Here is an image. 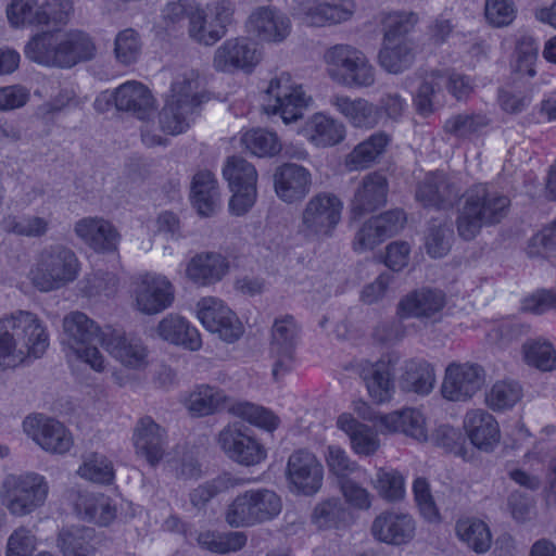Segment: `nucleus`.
<instances>
[{
  "instance_id": "obj_7",
  "label": "nucleus",
  "mask_w": 556,
  "mask_h": 556,
  "mask_svg": "<svg viewBox=\"0 0 556 556\" xmlns=\"http://www.w3.org/2000/svg\"><path fill=\"white\" fill-rule=\"evenodd\" d=\"M65 343L75 357L89 365L96 371H103L105 361L98 349L108 332L81 312H72L63 319Z\"/></svg>"
},
{
  "instance_id": "obj_17",
  "label": "nucleus",
  "mask_w": 556,
  "mask_h": 556,
  "mask_svg": "<svg viewBox=\"0 0 556 556\" xmlns=\"http://www.w3.org/2000/svg\"><path fill=\"white\" fill-rule=\"evenodd\" d=\"M174 286L162 275L144 274L134 288L136 307L143 314L154 315L169 307L175 298Z\"/></svg>"
},
{
  "instance_id": "obj_11",
  "label": "nucleus",
  "mask_w": 556,
  "mask_h": 556,
  "mask_svg": "<svg viewBox=\"0 0 556 556\" xmlns=\"http://www.w3.org/2000/svg\"><path fill=\"white\" fill-rule=\"evenodd\" d=\"M223 176L232 192L229 202L231 212L243 215L253 206L257 195L255 166L241 156H229L223 167Z\"/></svg>"
},
{
  "instance_id": "obj_9",
  "label": "nucleus",
  "mask_w": 556,
  "mask_h": 556,
  "mask_svg": "<svg viewBox=\"0 0 556 556\" xmlns=\"http://www.w3.org/2000/svg\"><path fill=\"white\" fill-rule=\"evenodd\" d=\"M235 4L231 0H216L197 10L191 18L189 36L198 43L213 46L227 34L233 23Z\"/></svg>"
},
{
  "instance_id": "obj_24",
  "label": "nucleus",
  "mask_w": 556,
  "mask_h": 556,
  "mask_svg": "<svg viewBox=\"0 0 556 556\" xmlns=\"http://www.w3.org/2000/svg\"><path fill=\"white\" fill-rule=\"evenodd\" d=\"M389 179L383 170H374L362 177L351 201L354 217L372 213L387 204Z\"/></svg>"
},
{
  "instance_id": "obj_2",
  "label": "nucleus",
  "mask_w": 556,
  "mask_h": 556,
  "mask_svg": "<svg viewBox=\"0 0 556 556\" xmlns=\"http://www.w3.org/2000/svg\"><path fill=\"white\" fill-rule=\"evenodd\" d=\"M24 52L38 64L70 68L94 58L97 47L93 39L81 30L66 34L45 31L34 36Z\"/></svg>"
},
{
  "instance_id": "obj_12",
  "label": "nucleus",
  "mask_w": 556,
  "mask_h": 556,
  "mask_svg": "<svg viewBox=\"0 0 556 556\" xmlns=\"http://www.w3.org/2000/svg\"><path fill=\"white\" fill-rule=\"evenodd\" d=\"M266 93L268 96V102L265 105L266 112L279 114L285 124L302 118V111L311 101L302 86L294 84L288 73H281L274 77Z\"/></svg>"
},
{
  "instance_id": "obj_15",
  "label": "nucleus",
  "mask_w": 556,
  "mask_h": 556,
  "mask_svg": "<svg viewBox=\"0 0 556 556\" xmlns=\"http://www.w3.org/2000/svg\"><path fill=\"white\" fill-rule=\"evenodd\" d=\"M460 180L443 170L429 172L416 188V200L426 207L452 208L463 197Z\"/></svg>"
},
{
  "instance_id": "obj_29",
  "label": "nucleus",
  "mask_w": 556,
  "mask_h": 556,
  "mask_svg": "<svg viewBox=\"0 0 556 556\" xmlns=\"http://www.w3.org/2000/svg\"><path fill=\"white\" fill-rule=\"evenodd\" d=\"M415 528V521L410 515L386 510L374 519L370 531L379 542L402 545L413 540Z\"/></svg>"
},
{
  "instance_id": "obj_43",
  "label": "nucleus",
  "mask_w": 556,
  "mask_h": 556,
  "mask_svg": "<svg viewBox=\"0 0 556 556\" xmlns=\"http://www.w3.org/2000/svg\"><path fill=\"white\" fill-rule=\"evenodd\" d=\"M191 199L193 206L201 216H211L218 206V193L216 180L208 170H202L194 175L191 186Z\"/></svg>"
},
{
  "instance_id": "obj_64",
  "label": "nucleus",
  "mask_w": 556,
  "mask_h": 556,
  "mask_svg": "<svg viewBox=\"0 0 556 556\" xmlns=\"http://www.w3.org/2000/svg\"><path fill=\"white\" fill-rule=\"evenodd\" d=\"M376 74L374 66L369 63L366 55L362 52L356 59L353 66L346 73L344 81L341 86L367 88L375 84Z\"/></svg>"
},
{
  "instance_id": "obj_52",
  "label": "nucleus",
  "mask_w": 556,
  "mask_h": 556,
  "mask_svg": "<svg viewBox=\"0 0 556 556\" xmlns=\"http://www.w3.org/2000/svg\"><path fill=\"white\" fill-rule=\"evenodd\" d=\"M77 475L92 483L112 484L115 479L113 463L99 453H90L83 459L77 470Z\"/></svg>"
},
{
  "instance_id": "obj_28",
  "label": "nucleus",
  "mask_w": 556,
  "mask_h": 556,
  "mask_svg": "<svg viewBox=\"0 0 556 556\" xmlns=\"http://www.w3.org/2000/svg\"><path fill=\"white\" fill-rule=\"evenodd\" d=\"M312 184L311 172L295 163H285L274 174L275 192L288 204L302 201L309 193Z\"/></svg>"
},
{
  "instance_id": "obj_59",
  "label": "nucleus",
  "mask_w": 556,
  "mask_h": 556,
  "mask_svg": "<svg viewBox=\"0 0 556 556\" xmlns=\"http://www.w3.org/2000/svg\"><path fill=\"white\" fill-rule=\"evenodd\" d=\"M199 544L214 553L225 554L236 552L245 545L247 536L241 532H230L227 534H215L211 532L199 535Z\"/></svg>"
},
{
  "instance_id": "obj_23",
  "label": "nucleus",
  "mask_w": 556,
  "mask_h": 556,
  "mask_svg": "<svg viewBox=\"0 0 556 556\" xmlns=\"http://www.w3.org/2000/svg\"><path fill=\"white\" fill-rule=\"evenodd\" d=\"M132 444L137 456L151 467L157 466L166 455L167 431L150 416L141 417L132 432Z\"/></svg>"
},
{
  "instance_id": "obj_54",
  "label": "nucleus",
  "mask_w": 556,
  "mask_h": 556,
  "mask_svg": "<svg viewBox=\"0 0 556 556\" xmlns=\"http://www.w3.org/2000/svg\"><path fill=\"white\" fill-rule=\"evenodd\" d=\"M525 361L542 371H552L556 368V350L554 345L543 338L529 339L522 345Z\"/></svg>"
},
{
  "instance_id": "obj_14",
  "label": "nucleus",
  "mask_w": 556,
  "mask_h": 556,
  "mask_svg": "<svg viewBox=\"0 0 556 556\" xmlns=\"http://www.w3.org/2000/svg\"><path fill=\"white\" fill-rule=\"evenodd\" d=\"M291 9L303 23L324 27L349 21L355 4L353 0H293Z\"/></svg>"
},
{
  "instance_id": "obj_16",
  "label": "nucleus",
  "mask_w": 556,
  "mask_h": 556,
  "mask_svg": "<svg viewBox=\"0 0 556 556\" xmlns=\"http://www.w3.org/2000/svg\"><path fill=\"white\" fill-rule=\"evenodd\" d=\"M197 308L198 318L210 332L217 333L226 342H235L241 337V321L222 300L214 296L202 298Z\"/></svg>"
},
{
  "instance_id": "obj_50",
  "label": "nucleus",
  "mask_w": 556,
  "mask_h": 556,
  "mask_svg": "<svg viewBox=\"0 0 556 556\" xmlns=\"http://www.w3.org/2000/svg\"><path fill=\"white\" fill-rule=\"evenodd\" d=\"M52 217L46 215L26 214L23 216H8L4 219V229L17 236L27 238H41L51 229Z\"/></svg>"
},
{
  "instance_id": "obj_34",
  "label": "nucleus",
  "mask_w": 556,
  "mask_h": 556,
  "mask_svg": "<svg viewBox=\"0 0 556 556\" xmlns=\"http://www.w3.org/2000/svg\"><path fill=\"white\" fill-rule=\"evenodd\" d=\"M75 509L83 520L101 527L110 526L117 517V505L103 493H79Z\"/></svg>"
},
{
  "instance_id": "obj_6",
  "label": "nucleus",
  "mask_w": 556,
  "mask_h": 556,
  "mask_svg": "<svg viewBox=\"0 0 556 556\" xmlns=\"http://www.w3.org/2000/svg\"><path fill=\"white\" fill-rule=\"evenodd\" d=\"M281 509V498L275 491L252 489L233 498L226 509L225 520L232 528L253 527L273 520Z\"/></svg>"
},
{
  "instance_id": "obj_51",
  "label": "nucleus",
  "mask_w": 556,
  "mask_h": 556,
  "mask_svg": "<svg viewBox=\"0 0 556 556\" xmlns=\"http://www.w3.org/2000/svg\"><path fill=\"white\" fill-rule=\"evenodd\" d=\"M241 143L253 155L273 157L281 152L282 144L276 132L265 128H252L241 136Z\"/></svg>"
},
{
  "instance_id": "obj_63",
  "label": "nucleus",
  "mask_w": 556,
  "mask_h": 556,
  "mask_svg": "<svg viewBox=\"0 0 556 556\" xmlns=\"http://www.w3.org/2000/svg\"><path fill=\"white\" fill-rule=\"evenodd\" d=\"M36 547L34 532L26 526H20L8 538L5 556H31Z\"/></svg>"
},
{
  "instance_id": "obj_20",
  "label": "nucleus",
  "mask_w": 556,
  "mask_h": 556,
  "mask_svg": "<svg viewBox=\"0 0 556 556\" xmlns=\"http://www.w3.org/2000/svg\"><path fill=\"white\" fill-rule=\"evenodd\" d=\"M25 432L46 452L65 454L73 446V437L65 426L43 415L28 416L23 422Z\"/></svg>"
},
{
  "instance_id": "obj_22",
  "label": "nucleus",
  "mask_w": 556,
  "mask_h": 556,
  "mask_svg": "<svg viewBox=\"0 0 556 556\" xmlns=\"http://www.w3.org/2000/svg\"><path fill=\"white\" fill-rule=\"evenodd\" d=\"M287 478L296 492L313 495L323 484V465L312 452L304 448L296 450L289 456Z\"/></svg>"
},
{
  "instance_id": "obj_32",
  "label": "nucleus",
  "mask_w": 556,
  "mask_h": 556,
  "mask_svg": "<svg viewBox=\"0 0 556 556\" xmlns=\"http://www.w3.org/2000/svg\"><path fill=\"white\" fill-rule=\"evenodd\" d=\"M378 425L388 432H401L418 442L428 440L426 418L416 408L406 407L382 415L378 419Z\"/></svg>"
},
{
  "instance_id": "obj_46",
  "label": "nucleus",
  "mask_w": 556,
  "mask_h": 556,
  "mask_svg": "<svg viewBox=\"0 0 556 556\" xmlns=\"http://www.w3.org/2000/svg\"><path fill=\"white\" fill-rule=\"evenodd\" d=\"M228 396L215 387L200 386L189 396L188 409L195 416H207L224 409L227 406Z\"/></svg>"
},
{
  "instance_id": "obj_39",
  "label": "nucleus",
  "mask_w": 556,
  "mask_h": 556,
  "mask_svg": "<svg viewBox=\"0 0 556 556\" xmlns=\"http://www.w3.org/2000/svg\"><path fill=\"white\" fill-rule=\"evenodd\" d=\"M96 532L87 527L62 528L56 545L63 556H96Z\"/></svg>"
},
{
  "instance_id": "obj_58",
  "label": "nucleus",
  "mask_w": 556,
  "mask_h": 556,
  "mask_svg": "<svg viewBox=\"0 0 556 556\" xmlns=\"http://www.w3.org/2000/svg\"><path fill=\"white\" fill-rule=\"evenodd\" d=\"M231 410L238 417L267 431L275 430L279 425V418L273 412L249 402L238 403Z\"/></svg>"
},
{
  "instance_id": "obj_57",
  "label": "nucleus",
  "mask_w": 556,
  "mask_h": 556,
  "mask_svg": "<svg viewBox=\"0 0 556 556\" xmlns=\"http://www.w3.org/2000/svg\"><path fill=\"white\" fill-rule=\"evenodd\" d=\"M142 42L139 34L127 28L121 30L114 41V54L118 63L131 65L138 61L141 55Z\"/></svg>"
},
{
  "instance_id": "obj_49",
  "label": "nucleus",
  "mask_w": 556,
  "mask_h": 556,
  "mask_svg": "<svg viewBox=\"0 0 556 556\" xmlns=\"http://www.w3.org/2000/svg\"><path fill=\"white\" fill-rule=\"evenodd\" d=\"M489 125L490 118L485 114L459 113L445 121L443 130L457 139H470L480 135Z\"/></svg>"
},
{
  "instance_id": "obj_47",
  "label": "nucleus",
  "mask_w": 556,
  "mask_h": 556,
  "mask_svg": "<svg viewBox=\"0 0 556 556\" xmlns=\"http://www.w3.org/2000/svg\"><path fill=\"white\" fill-rule=\"evenodd\" d=\"M362 51L349 45H336L325 53L326 71L329 77L342 85L346 73L353 66Z\"/></svg>"
},
{
  "instance_id": "obj_40",
  "label": "nucleus",
  "mask_w": 556,
  "mask_h": 556,
  "mask_svg": "<svg viewBox=\"0 0 556 556\" xmlns=\"http://www.w3.org/2000/svg\"><path fill=\"white\" fill-rule=\"evenodd\" d=\"M435 382L433 367L425 359L405 362L404 371L400 378V388L405 392L419 395L429 394Z\"/></svg>"
},
{
  "instance_id": "obj_48",
  "label": "nucleus",
  "mask_w": 556,
  "mask_h": 556,
  "mask_svg": "<svg viewBox=\"0 0 556 556\" xmlns=\"http://www.w3.org/2000/svg\"><path fill=\"white\" fill-rule=\"evenodd\" d=\"M249 482L250 479L236 477L230 473H223L194 489L190 493L191 504L197 508H201L216 495L231 489L243 486Z\"/></svg>"
},
{
  "instance_id": "obj_42",
  "label": "nucleus",
  "mask_w": 556,
  "mask_h": 556,
  "mask_svg": "<svg viewBox=\"0 0 556 556\" xmlns=\"http://www.w3.org/2000/svg\"><path fill=\"white\" fill-rule=\"evenodd\" d=\"M455 531L457 538L477 554H483L491 547L492 534L490 528L478 518L466 517L459 519L456 522Z\"/></svg>"
},
{
  "instance_id": "obj_1",
  "label": "nucleus",
  "mask_w": 556,
  "mask_h": 556,
  "mask_svg": "<svg viewBox=\"0 0 556 556\" xmlns=\"http://www.w3.org/2000/svg\"><path fill=\"white\" fill-rule=\"evenodd\" d=\"M48 346V331L36 314L20 309L0 319V371L17 367L27 356L40 357Z\"/></svg>"
},
{
  "instance_id": "obj_18",
  "label": "nucleus",
  "mask_w": 556,
  "mask_h": 556,
  "mask_svg": "<svg viewBox=\"0 0 556 556\" xmlns=\"http://www.w3.org/2000/svg\"><path fill=\"white\" fill-rule=\"evenodd\" d=\"M247 29L261 42L279 45L290 36L292 23L290 17L278 8L263 5L250 14Z\"/></svg>"
},
{
  "instance_id": "obj_38",
  "label": "nucleus",
  "mask_w": 556,
  "mask_h": 556,
  "mask_svg": "<svg viewBox=\"0 0 556 556\" xmlns=\"http://www.w3.org/2000/svg\"><path fill=\"white\" fill-rule=\"evenodd\" d=\"M391 142V137L384 131H377L366 140L359 142L345 156V166L349 170H358L369 167L384 152Z\"/></svg>"
},
{
  "instance_id": "obj_36",
  "label": "nucleus",
  "mask_w": 556,
  "mask_h": 556,
  "mask_svg": "<svg viewBox=\"0 0 556 556\" xmlns=\"http://www.w3.org/2000/svg\"><path fill=\"white\" fill-rule=\"evenodd\" d=\"M464 427L471 443L480 450H492L500 440L497 421L483 409L468 412L465 416Z\"/></svg>"
},
{
  "instance_id": "obj_4",
  "label": "nucleus",
  "mask_w": 556,
  "mask_h": 556,
  "mask_svg": "<svg viewBox=\"0 0 556 556\" xmlns=\"http://www.w3.org/2000/svg\"><path fill=\"white\" fill-rule=\"evenodd\" d=\"M79 271L80 263L75 252L62 244H54L37 255L28 278L38 291L51 292L75 281Z\"/></svg>"
},
{
  "instance_id": "obj_45",
  "label": "nucleus",
  "mask_w": 556,
  "mask_h": 556,
  "mask_svg": "<svg viewBox=\"0 0 556 556\" xmlns=\"http://www.w3.org/2000/svg\"><path fill=\"white\" fill-rule=\"evenodd\" d=\"M312 521L319 529H340L351 523L352 514L341 500L329 498L315 506Z\"/></svg>"
},
{
  "instance_id": "obj_61",
  "label": "nucleus",
  "mask_w": 556,
  "mask_h": 556,
  "mask_svg": "<svg viewBox=\"0 0 556 556\" xmlns=\"http://www.w3.org/2000/svg\"><path fill=\"white\" fill-rule=\"evenodd\" d=\"M517 8L514 0H485L484 17L493 27H506L516 18Z\"/></svg>"
},
{
  "instance_id": "obj_55",
  "label": "nucleus",
  "mask_w": 556,
  "mask_h": 556,
  "mask_svg": "<svg viewBox=\"0 0 556 556\" xmlns=\"http://www.w3.org/2000/svg\"><path fill=\"white\" fill-rule=\"evenodd\" d=\"M417 16L412 12H391L382 17L383 41L407 40L405 36L414 28Z\"/></svg>"
},
{
  "instance_id": "obj_60",
  "label": "nucleus",
  "mask_w": 556,
  "mask_h": 556,
  "mask_svg": "<svg viewBox=\"0 0 556 556\" xmlns=\"http://www.w3.org/2000/svg\"><path fill=\"white\" fill-rule=\"evenodd\" d=\"M521 397V388L513 381H497L486 394V403L494 410L513 407Z\"/></svg>"
},
{
  "instance_id": "obj_3",
  "label": "nucleus",
  "mask_w": 556,
  "mask_h": 556,
  "mask_svg": "<svg viewBox=\"0 0 556 556\" xmlns=\"http://www.w3.org/2000/svg\"><path fill=\"white\" fill-rule=\"evenodd\" d=\"M463 206L458 210L456 228L458 236L470 241L484 226H493L506 217L510 200L486 184H476L464 193Z\"/></svg>"
},
{
  "instance_id": "obj_8",
  "label": "nucleus",
  "mask_w": 556,
  "mask_h": 556,
  "mask_svg": "<svg viewBox=\"0 0 556 556\" xmlns=\"http://www.w3.org/2000/svg\"><path fill=\"white\" fill-rule=\"evenodd\" d=\"M199 84L193 72L177 77L170 88L159 119L161 129L169 135H179L189 128V116L199 105Z\"/></svg>"
},
{
  "instance_id": "obj_27",
  "label": "nucleus",
  "mask_w": 556,
  "mask_h": 556,
  "mask_svg": "<svg viewBox=\"0 0 556 556\" xmlns=\"http://www.w3.org/2000/svg\"><path fill=\"white\" fill-rule=\"evenodd\" d=\"M230 270V262L219 252L194 254L186 264V278L198 287H210L222 281Z\"/></svg>"
},
{
  "instance_id": "obj_53",
  "label": "nucleus",
  "mask_w": 556,
  "mask_h": 556,
  "mask_svg": "<svg viewBox=\"0 0 556 556\" xmlns=\"http://www.w3.org/2000/svg\"><path fill=\"white\" fill-rule=\"evenodd\" d=\"M300 340V327L291 315L277 318L271 329V352H294Z\"/></svg>"
},
{
  "instance_id": "obj_5",
  "label": "nucleus",
  "mask_w": 556,
  "mask_h": 556,
  "mask_svg": "<svg viewBox=\"0 0 556 556\" xmlns=\"http://www.w3.org/2000/svg\"><path fill=\"white\" fill-rule=\"evenodd\" d=\"M49 490L47 479L38 472L9 473L0 485V502L11 516L26 517L45 506Z\"/></svg>"
},
{
  "instance_id": "obj_21",
  "label": "nucleus",
  "mask_w": 556,
  "mask_h": 556,
  "mask_svg": "<svg viewBox=\"0 0 556 556\" xmlns=\"http://www.w3.org/2000/svg\"><path fill=\"white\" fill-rule=\"evenodd\" d=\"M217 443L231 460L240 465L254 466L266 458L264 446L238 425L225 427L218 434Z\"/></svg>"
},
{
  "instance_id": "obj_31",
  "label": "nucleus",
  "mask_w": 556,
  "mask_h": 556,
  "mask_svg": "<svg viewBox=\"0 0 556 556\" xmlns=\"http://www.w3.org/2000/svg\"><path fill=\"white\" fill-rule=\"evenodd\" d=\"M74 232L96 252L116 251L119 235L115 227L102 217H84L74 226Z\"/></svg>"
},
{
  "instance_id": "obj_26",
  "label": "nucleus",
  "mask_w": 556,
  "mask_h": 556,
  "mask_svg": "<svg viewBox=\"0 0 556 556\" xmlns=\"http://www.w3.org/2000/svg\"><path fill=\"white\" fill-rule=\"evenodd\" d=\"M483 383V369L473 364H451L445 370L442 395L450 401L470 399Z\"/></svg>"
},
{
  "instance_id": "obj_33",
  "label": "nucleus",
  "mask_w": 556,
  "mask_h": 556,
  "mask_svg": "<svg viewBox=\"0 0 556 556\" xmlns=\"http://www.w3.org/2000/svg\"><path fill=\"white\" fill-rule=\"evenodd\" d=\"M113 98L117 110L131 112L140 119L148 117L155 110V100L151 91L139 81L121 85Z\"/></svg>"
},
{
  "instance_id": "obj_56",
  "label": "nucleus",
  "mask_w": 556,
  "mask_h": 556,
  "mask_svg": "<svg viewBox=\"0 0 556 556\" xmlns=\"http://www.w3.org/2000/svg\"><path fill=\"white\" fill-rule=\"evenodd\" d=\"M8 17L15 26H40L47 18L37 0H12L8 9Z\"/></svg>"
},
{
  "instance_id": "obj_37",
  "label": "nucleus",
  "mask_w": 556,
  "mask_h": 556,
  "mask_svg": "<svg viewBox=\"0 0 556 556\" xmlns=\"http://www.w3.org/2000/svg\"><path fill=\"white\" fill-rule=\"evenodd\" d=\"M157 333L163 340L190 351H198L202 346L198 329L177 315L163 318L157 325Z\"/></svg>"
},
{
  "instance_id": "obj_10",
  "label": "nucleus",
  "mask_w": 556,
  "mask_h": 556,
  "mask_svg": "<svg viewBox=\"0 0 556 556\" xmlns=\"http://www.w3.org/2000/svg\"><path fill=\"white\" fill-rule=\"evenodd\" d=\"M343 203L330 192L313 195L302 212L300 232L305 237H329L341 220Z\"/></svg>"
},
{
  "instance_id": "obj_41",
  "label": "nucleus",
  "mask_w": 556,
  "mask_h": 556,
  "mask_svg": "<svg viewBox=\"0 0 556 556\" xmlns=\"http://www.w3.org/2000/svg\"><path fill=\"white\" fill-rule=\"evenodd\" d=\"M307 139L316 147H332L345 138V127L342 123L325 114L313 115L306 124Z\"/></svg>"
},
{
  "instance_id": "obj_13",
  "label": "nucleus",
  "mask_w": 556,
  "mask_h": 556,
  "mask_svg": "<svg viewBox=\"0 0 556 556\" xmlns=\"http://www.w3.org/2000/svg\"><path fill=\"white\" fill-rule=\"evenodd\" d=\"M261 60L262 52L257 42L250 37L240 36L225 40L215 50L212 65L222 73H251Z\"/></svg>"
},
{
  "instance_id": "obj_30",
  "label": "nucleus",
  "mask_w": 556,
  "mask_h": 556,
  "mask_svg": "<svg viewBox=\"0 0 556 556\" xmlns=\"http://www.w3.org/2000/svg\"><path fill=\"white\" fill-rule=\"evenodd\" d=\"M102 346L127 368L142 369L148 365V350L138 338L118 330H110L102 340Z\"/></svg>"
},
{
  "instance_id": "obj_19",
  "label": "nucleus",
  "mask_w": 556,
  "mask_h": 556,
  "mask_svg": "<svg viewBox=\"0 0 556 556\" xmlns=\"http://www.w3.org/2000/svg\"><path fill=\"white\" fill-rule=\"evenodd\" d=\"M446 305L443 290L422 287L404 295L397 303L396 314L401 319L417 318L419 320H440Z\"/></svg>"
},
{
  "instance_id": "obj_35",
  "label": "nucleus",
  "mask_w": 556,
  "mask_h": 556,
  "mask_svg": "<svg viewBox=\"0 0 556 556\" xmlns=\"http://www.w3.org/2000/svg\"><path fill=\"white\" fill-rule=\"evenodd\" d=\"M329 103L355 127L374 128L380 121L379 108L363 98L353 100L348 96L334 94Z\"/></svg>"
},
{
  "instance_id": "obj_25",
  "label": "nucleus",
  "mask_w": 556,
  "mask_h": 556,
  "mask_svg": "<svg viewBox=\"0 0 556 556\" xmlns=\"http://www.w3.org/2000/svg\"><path fill=\"white\" fill-rule=\"evenodd\" d=\"M399 358L391 354L383 355L375 363L365 361L359 365V375L368 394L378 404L389 402L395 391L393 372Z\"/></svg>"
},
{
  "instance_id": "obj_44",
  "label": "nucleus",
  "mask_w": 556,
  "mask_h": 556,
  "mask_svg": "<svg viewBox=\"0 0 556 556\" xmlns=\"http://www.w3.org/2000/svg\"><path fill=\"white\" fill-rule=\"evenodd\" d=\"M415 59L414 46L410 40L386 42L379 52V64L388 73L400 74L408 70Z\"/></svg>"
},
{
  "instance_id": "obj_62",
  "label": "nucleus",
  "mask_w": 556,
  "mask_h": 556,
  "mask_svg": "<svg viewBox=\"0 0 556 556\" xmlns=\"http://www.w3.org/2000/svg\"><path fill=\"white\" fill-rule=\"evenodd\" d=\"M444 80V74L435 71L430 73L419 86L414 103L416 110L421 115H429L433 112L432 97L440 91Z\"/></svg>"
}]
</instances>
